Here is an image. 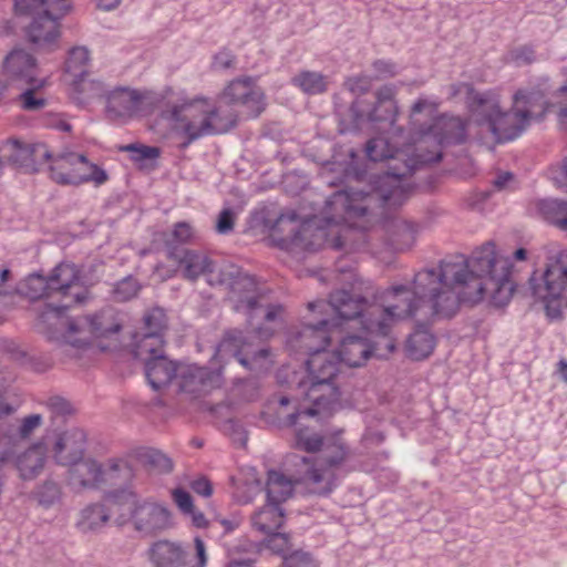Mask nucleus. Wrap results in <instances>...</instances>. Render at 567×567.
<instances>
[{
    "mask_svg": "<svg viewBox=\"0 0 567 567\" xmlns=\"http://www.w3.org/2000/svg\"><path fill=\"white\" fill-rule=\"evenodd\" d=\"M293 492V481L279 471L268 472L266 493L267 501L281 506Z\"/></svg>",
    "mask_w": 567,
    "mask_h": 567,
    "instance_id": "nucleus-40",
    "label": "nucleus"
},
{
    "mask_svg": "<svg viewBox=\"0 0 567 567\" xmlns=\"http://www.w3.org/2000/svg\"><path fill=\"white\" fill-rule=\"evenodd\" d=\"M121 150L130 153L131 159L140 165H143L146 161H155L161 155L158 147L137 143L125 145Z\"/></svg>",
    "mask_w": 567,
    "mask_h": 567,
    "instance_id": "nucleus-50",
    "label": "nucleus"
},
{
    "mask_svg": "<svg viewBox=\"0 0 567 567\" xmlns=\"http://www.w3.org/2000/svg\"><path fill=\"white\" fill-rule=\"evenodd\" d=\"M49 284L52 297L59 296L61 305L48 306V310L41 313L42 321L49 317L55 318L61 326L64 310L83 305L90 299V290L81 281L80 268L71 262H60L50 272Z\"/></svg>",
    "mask_w": 567,
    "mask_h": 567,
    "instance_id": "nucleus-10",
    "label": "nucleus"
},
{
    "mask_svg": "<svg viewBox=\"0 0 567 567\" xmlns=\"http://www.w3.org/2000/svg\"><path fill=\"white\" fill-rule=\"evenodd\" d=\"M284 567H319L318 561L308 551L293 550L284 556Z\"/></svg>",
    "mask_w": 567,
    "mask_h": 567,
    "instance_id": "nucleus-55",
    "label": "nucleus"
},
{
    "mask_svg": "<svg viewBox=\"0 0 567 567\" xmlns=\"http://www.w3.org/2000/svg\"><path fill=\"white\" fill-rule=\"evenodd\" d=\"M512 268V259L497 252L493 241L475 249L464 265L453 264L451 289L456 292L458 306L477 303L487 293L493 303L505 306L514 291Z\"/></svg>",
    "mask_w": 567,
    "mask_h": 567,
    "instance_id": "nucleus-2",
    "label": "nucleus"
},
{
    "mask_svg": "<svg viewBox=\"0 0 567 567\" xmlns=\"http://www.w3.org/2000/svg\"><path fill=\"white\" fill-rule=\"evenodd\" d=\"M18 291L30 300L52 297L49 277L38 272L31 274L22 280L18 287Z\"/></svg>",
    "mask_w": 567,
    "mask_h": 567,
    "instance_id": "nucleus-43",
    "label": "nucleus"
},
{
    "mask_svg": "<svg viewBox=\"0 0 567 567\" xmlns=\"http://www.w3.org/2000/svg\"><path fill=\"white\" fill-rule=\"evenodd\" d=\"M28 89L20 94L21 106L25 111H38L47 105V100L35 96V91L40 87L27 85Z\"/></svg>",
    "mask_w": 567,
    "mask_h": 567,
    "instance_id": "nucleus-57",
    "label": "nucleus"
},
{
    "mask_svg": "<svg viewBox=\"0 0 567 567\" xmlns=\"http://www.w3.org/2000/svg\"><path fill=\"white\" fill-rule=\"evenodd\" d=\"M529 287L534 297L545 301V311L550 320L563 317L559 297L567 287V250L558 254L554 264L537 278L534 274L529 279Z\"/></svg>",
    "mask_w": 567,
    "mask_h": 567,
    "instance_id": "nucleus-11",
    "label": "nucleus"
},
{
    "mask_svg": "<svg viewBox=\"0 0 567 567\" xmlns=\"http://www.w3.org/2000/svg\"><path fill=\"white\" fill-rule=\"evenodd\" d=\"M34 496L41 505L49 507L61 499L62 487L60 483L49 477L37 486Z\"/></svg>",
    "mask_w": 567,
    "mask_h": 567,
    "instance_id": "nucleus-48",
    "label": "nucleus"
},
{
    "mask_svg": "<svg viewBox=\"0 0 567 567\" xmlns=\"http://www.w3.org/2000/svg\"><path fill=\"white\" fill-rule=\"evenodd\" d=\"M144 365L146 379L154 390H161L177 379L179 364L165 354L147 360Z\"/></svg>",
    "mask_w": 567,
    "mask_h": 567,
    "instance_id": "nucleus-32",
    "label": "nucleus"
},
{
    "mask_svg": "<svg viewBox=\"0 0 567 567\" xmlns=\"http://www.w3.org/2000/svg\"><path fill=\"white\" fill-rule=\"evenodd\" d=\"M555 90L547 76L530 82L526 89H519L513 96L514 105L526 113L527 120H543L548 112L555 109L554 101L549 100Z\"/></svg>",
    "mask_w": 567,
    "mask_h": 567,
    "instance_id": "nucleus-17",
    "label": "nucleus"
},
{
    "mask_svg": "<svg viewBox=\"0 0 567 567\" xmlns=\"http://www.w3.org/2000/svg\"><path fill=\"white\" fill-rule=\"evenodd\" d=\"M181 109L187 112L188 116L200 117L199 124L195 121L185 127V142L182 148L188 147L193 142L208 135L225 134L237 125L238 117L235 113H221L220 109L212 104L208 99L200 97L197 103L182 104L168 111V116L176 117Z\"/></svg>",
    "mask_w": 567,
    "mask_h": 567,
    "instance_id": "nucleus-9",
    "label": "nucleus"
},
{
    "mask_svg": "<svg viewBox=\"0 0 567 567\" xmlns=\"http://www.w3.org/2000/svg\"><path fill=\"white\" fill-rule=\"evenodd\" d=\"M309 408H300L298 402L287 395H274L267 404V413L275 414V422L279 426H293L300 415L310 416L307 413Z\"/></svg>",
    "mask_w": 567,
    "mask_h": 567,
    "instance_id": "nucleus-33",
    "label": "nucleus"
},
{
    "mask_svg": "<svg viewBox=\"0 0 567 567\" xmlns=\"http://www.w3.org/2000/svg\"><path fill=\"white\" fill-rule=\"evenodd\" d=\"M284 509L280 505L266 502V504L251 516L252 527L264 535H270L284 524Z\"/></svg>",
    "mask_w": 567,
    "mask_h": 567,
    "instance_id": "nucleus-38",
    "label": "nucleus"
},
{
    "mask_svg": "<svg viewBox=\"0 0 567 567\" xmlns=\"http://www.w3.org/2000/svg\"><path fill=\"white\" fill-rule=\"evenodd\" d=\"M372 349L365 338L348 336L342 339L336 354L349 367H360L370 357Z\"/></svg>",
    "mask_w": 567,
    "mask_h": 567,
    "instance_id": "nucleus-35",
    "label": "nucleus"
},
{
    "mask_svg": "<svg viewBox=\"0 0 567 567\" xmlns=\"http://www.w3.org/2000/svg\"><path fill=\"white\" fill-rule=\"evenodd\" d=\"M395 228V236L398 239H393V244L410 246L414 241L416 227L414 224L406 220H396L393 224Z\"/></svg>",
    "mask_w": 567,
    "mask_h": 567,
    "instance_id": "nucleus-56",
    "label": "nucleus"
},
{
    "mask_svg": "<svg viewBox=\"0 0 567 567\" xmlns=\"http://www.w3.org/2000/svg\"><path fill=\"white\" fill-rule=\"evenodd\" d=\"M549 174L557 187L567 190V156L559 165L550 167Z\"/></svg>",
    "mask_w": 567,
    "mask_h": 567,
    "instance_id": "nucleus-62",
    "label": "nucleus"
},
{
    "mask_svg": "<svg viewBox=\"0 0 567 567\" xmlns=\"http://www.w3.org/2000/svg\"><path fill=\"white\" fill-rule=\"evenodd\" d=\"M147 554L154 567H192L187 553L178 543L157 540L152 544Z\"/></svg>",
    "mask_w": 567,
    "mask_h": 567,
    "instance_id": "nucleus-29",
    "label": "nucleus"
},
{
    "mask_svg": "<svg viewBox=\"0 0 567 567\" xmlns=\"http://www.w3.org/2000/svg\"><path fill=\"white\" fill-rule=\"evenodd\" d=\"M144 461L153 470L161 473H168L173 470L172 460L157 450H150L144 454Z\"/></svg>",
    "mask_w": 567,
    "mask_h": 567,
    "instance_id": "nucleus-54",
    "label": "nucleus"
},
{
    "mask_svg": "<svg viewBox=\"0 0 567 567\" xmlns=\"http://www.w3.org/2000/svg\"><path fill=\"white\" fill-rule=\"evenodd\" d=\"M113 495L114 493L106 496V504H91L82 509L81 517L78 522V527L82 532H93L100 529L109 522L111 513L114 512L115 508L122 507V505H112L109 502V498Z\"/></svg>",
    "mask_w": 567,
    "mask_h": 567,
    "instance_id": "nucleus-36",
    "label": "nucleus"
},
{
    "mask_svg": "<svg viewBox=\"0 0 567 567\" xmlns=\"http://www.w3.org/2000/svg\"><path fill=\"white\" fill-rule=\"evenodd\" d=\"M51 177L62 185H81L87 182L101 185L107 181L104 169L89 163L83 154L75 153H69L56 159L51 166Z\"/></svg>",
    "mask_w": 567,
    "mask_h": 567,
    "instance_id": "nucleus-16",
    "label": "nucleus"
},
{
    "mask_svg": "<svg viewBox=\"0 0 567 567\" xmlns=\"http://www.w3.org/2000/svg\"><path fill=\"white\" fill-rule=\"evenodd\" d=\"M466 102L480 124L487 125L498 143L518 137L529 124L526 113L518 106L515 111H503L499 96L494 91L478 92L467 84Z\"/></svg>",
    "mask_w": 567,
    "mask_h": 567,
    "instance_id": "nucleus-8",
    "label": "nucleus"
},
{
    "mask_svg": "<svg viewBox=\"0 0 567 567\" xmlns=\"http://www.w3.org/2000/svg\"><path fill=\"white\" fill-rule=\"evenodd\" d=\"M453 262L442 260L436 268H425L415 274L412 290L408 286H393L386 296L395 302L385 307L369 305L375 320H365L367 331L385 336L388 321L406 318L429 320L434 317L451 318L458 310V298L451 289Z\"/></svg>",
    "mask_w": 567,
    "mask_h": 567,
    "instance_id": "nucleus-1",
    "label": "nucleus"
},
{
    "mask_svg": "<svg viewBox=\"0 0 567 567\" xmlns=\"http://www.w3.org/2000/svg\"><path fill=\"white\" fill-rule=\"evenodd\" d=\"M235 214L230 208L223 209L217 218L216 231L220 235H228L234 230Z\"/></svg>",
    "mask_w": 567,
    "mask_h": 567,
    "instance_id": "nucleus-59",
    "label": "nucleus"
},
{
    "mask_svg": "<svg viewBox=\"0 0 567 567\" xmlns=\"http://www.w3.org/2000/svg\"><path fill=\"white\" fill-rule=\"evenodd\" d=\"M430 138L441 147L462 144L466 140V123L458 116L443 115L434 122L421 142L426 143Z\"/></svg>",
    "mask_w": 567,
    "mask_h": 567,
    "instance_id": "nucleus-25",
    "label": "nucleus"
},
{
    "mask_svg": "<svg viewBox=\"0 0 567 567\" xmlns=\"http://www.w3.org/2000/svg\"><path fill=\"white\" fill-rule=\"evenodd\" d=\"M89 62L90 52L86 48H73L69 52V58L65 62V71L75 79V83L81 87V92H86L90 87L87 97L102 96L104 94L103 84L101 82H87L84 79L87 73Z\"/></svg>",
    "mask_w": 567,
    "mask_h": 567,
    "instance_id": "nucleus-26",
    "label": "nucleus"
},
{
    "mask_svg": "<svg viewBox=\"0 0 567 567\" xmlns=\"http://www.w3.org/2000/svg\"><path fill=\"white\" fill-rule=\"evenodd\" d=\"M85 449V432L81 429L74 427L58 436L52 447V455L56 464L65 466L83 458Z\"/></svg>",
    "mask_w": 567,
    "mask_h": 567,
    "instance_id": "nucleus-24",
    "label": "nucleus"
},
{
    "mask_svg": "<svg viewBox=\"0 0 567 567\" xmlns=\"http://www.w3.org/2000/svg\"><path fill=\"white\" fill-rule=\"evenodd\" d=\"M375 105L368 112L369 122L381 124L380 128L392 133H401V127H395L399 107L395 101L396 87L386 84L379 87L375 93Z\"/></svg>",
    "mask_w": 567,
    "mask_h": 567,
    "instance_id": "nucleus-23",
    "label": "nucleus"
},
{
    "mask_svg": "<svg viewBox=\"0 0 567 567\" xmlns=\"http://www.w3.org/2000/svg\"><path fill=\"white\" fill-rule=\"evenodd\" d=\"M71 10L70 0H16L18 19L29 18L28 40L40 49L53 50L60 37V20Z\"/></svg>",
    "mask_w": 567,
    "mask_h": 567,
    "instance_id": "nucleus-7",
    "label": "nucleus"
},
{
    "mask_svg": "<svg viewBox=\"0 0 567 567\" xmlns=\"http://www.w3.org/2000/svg\"><path fill=\"white\" fill-rule=\"evenodd\" d=\"M365 153L371 161L379 162L394 158L400 153V150L392 145L386 137L377 136L368 141Z\"/></svg>",
    "mask_w": 567,
    "mask_h": 567,
    "instance_id": "nucleus-47",
    "label": "nucleus"
},
{
    "mask_svg": "<svg viewBox=\"0 0 567 567\" xmlns=\"http://www.w3.org/2000/svg\"><path fill=\"white\" fill-rule=\"evenodd\" d=\"M69 467L66 483L74 491L95 487L102 482V465L93 458H81L66 465Z\"/></svg>",
    "mask_w": 567,
    "mask_h": 567,
    "instance_id": "nucleus-28",
    "label": "nucleus"
},
{
    "mask_svg": "<svg viewBox=\"0 0 567 567\" xmlns=\"http://www.w3.org/2000/svg\"><path fill=\"white\" fill-rule=\"evenodd\" d=\"M281 309V306L278 305H269L266 309H264V307L259 303V299H257V309L252 311H246V313L249 321L257 316L261 317L266 321H274Z\"/></svg>",
    "mask_w": 567,
    "mask_h": 567,
    "instance_id": "nucleus-60",
    "label": "nucleus"
},
{
    "mask_svg": "<svg viewBox=\"0 0 567 567\" xmlns=\"http://www.w3.org/2000/svg\"><path fill=\"white\" fill-rule=\"evenodd\" d=\"M535 209L543 220L567 233V200L555 198L538 199L535 203Z\"/></svg>",
    "mask_w": 567,
    "mask_h": 567,
    "instance_id": "nucleus-37",
    "label": "nucleus"
},
{
    "mask_svg": "<svg viewBox=\"0 0 567 567\" xmlns=\"http://www.w3.org/2000/svg\"><path fill=\"white\" fill-rule=\"evenodd\" d=\"M65 326L61 342L74 348H85L94 338L118 333L122 328L111 309H103L93 316L72 318Z\"/></svg>",
    "mask_w": 567,
    "mask_h": 567,
    "instance_id": "nucleus-14",
    "label": "nucleus"
},
{
    "mask_svg": "<svg viewBox=\"0 0 567 567\" xmlns=\"http://www.w3.org/2000/svg\"><path fill=\"white\" fill-rule=\"evenodd\" d=\"M200 100V97L188 100L184 95H178L176 97H169L166 100L164 107L161 111V117L168 121L174 125L176 130H179L185 135V127L188 123L195 121L196 124H199L200 117H193L188 116L187 112L184 111V109H181V112H178V115L176 117L168 116V111L173 110L176 106H179L182 104H194L197 103Z\"/></svg>",
    "mask_w": 567,
    "mask_h": 567,
    "instance_id": "nucleus-41",
    "label": "nucleus"
},
{
    "mask_svg": "<svg viewBox=\"0 0 567 567\" xmlns=\"http://www.w3.org/2000/svg\"><path fill=\"white\" fill-rule=\"evenodd\" d=\"M209 285L225 286L228 289V299L236 311L257 309V299H260L258 282L255 276L240 267L233 264L218 267L217 276H210Z\"/></svg>",
    "mask_w": 567,
    "mask_h": 567,
    "instance_id": "nucleus-12",
    "label": "nucleus"
},
{
    "mask_svg": "<svg viewBox=\"0 0 567 567\" xmlns=\"http://www.w3.org/2000/svg\"><path fill=\"white\" fill-rule=\"evenodd\" d=\"M38 72L35 58L24 49L16 48L3 59V74L11 83L19 86L43 87L45 80L40 79Z\"/></svg>",
    "mask_w": 567,
    "mask_h": 567,
    "instance_id": "nucleus-20",
    "label": "nucleus"
},
{
    "mask_svg": "<svg viewBox=\"0 0 567 567\" xmlns=\"http://www.w3.org/2000/svg\"><path fill=\"white\" fill-rule=\"evenodd\" d=\"M295 446L308 453L320 452L299 458L302 465L300 481L319 495L330 494L338 485L340 468L351 457L349 445L339 439L326 443L319 433L300 429L295 434Z\"/></svg>",
    "mask_w": 567,
    "mask_h": 567,
    "instance_id": "nucleus-4",
    "label": "nucleus"
},
{
    "mask_svg": "<svg viewBox=\"0 0 567 567\" xmlns=\"http://www.w3.org/2000/svg\"><path fill=\"white\" fill-rule=\"evenodd\" d=\"M410 174V167L404 164L402 171H388L373 176L372 193L338 190L326 202L328 212L333 215L329 220L350 223L354 218L364 217L369 206L367 202L378 200L384 208L401 206L408 198V189L403 186L402 178Z\"/></svg>",
    "mask_w": 567,
    "mask_h": 567,
    "instance_id": "nucleus-5",
    "label": "nucleus"
},
{
    "mask_svg": "<svg viewBox=\"0 0 567 567\" xmlns=\"http://www.w3.org/2000/svg\"><path fill=\"white\" fill-rule=\"evenodd\" d=\"M268 536V547L282 557L287 555L286 551L290 548L289 536L284 533H277V530Z\"/></svg>",
    "mask_w": 567,
    "mask_h": 567,
    "instance_id": "nucleus-58",
    "label": "nucleus"
},
{
    "mask_svg": "<svg viewBox=\"0 0 567 567\" xmlns=\"http://www.w3.org/2000/svg\"><path fill=\"white\" fill-rule=\"evenodd\" d=\"M16 408L12 404L0 400V467L9 464L18 452L13 439V427L9 423V416H12Z\"/></svg>",
    "mask_w": 567,
    "mask_h": 567,
    "instance_id": "nucleus-34",
    "label": "nucleus"
},
{
    "mask_svg": "<svg viewBox=\"0 0 567 567\" xmlns=\"http://www.w3.org/2000/svg\"><path fill=\"white\" fill-rule=\"evenodd\" d=\"M146 92L130 87H116L106 95V114L111 120H128L142 111Z\"/></svg>",
    "mask_w": 567,
    "mask_h": 567,
    "instance_id": "nucleus-22",
    "label": "nucleus"
},
{
    "mask_svg": "<svg viewBox=\"0 0 567 567\" xmlns=\"http://www.w3.org/2000/svg\"><path fill=\"white\" fill-rule=\"evenodd\" d=\"M269 354L268 348L256 346L252 337L239 330L226 332L215 351V355L221 361L236 359L250 371L267 369Z\"/></svg>",
    "mask_w": 567,
    "mask_h": 567,
    "instance_id": "nucleus-15",
    "label": "nucleus"
},
{
    "mask_svg": "<svg viewBox=\"0 0 567 567\" xmlns=\"http://www.w3.org/2000/svg\"><path fill=\"white\" fill-rule=\"evenodd\" d=\"M558 125L561 130L567 131V84L560 85L553 93Z\"/></svg>",
    "mask_w": 567,
    "mask_h": 567,
    "instance_id": "nucleus-52",
    "label": "nucleus"
},
{
    "mask_svg": "<svg viewBox=\"0 0 567 567\" xmlns=\"http://www.w3.org/2000/svg\"><path fill=\"white\" fill-rule=\"evenodd\" d=\"M112 505H122L128 512L137 530L153 534L171 526L169 511L153 502H140L137 495L127 489L114 492L109 498Z\"/></svg>",
    "mask_w": 567,
    "mask_h": 567,
    "instance_id": "nucleus-13",
    "label": "nucleus"
},
{
    "mask_svg": "<svg viewBox=\"0 0 567 567\" xmlns=\"http://www.w3.org/2000/svg\"><path fill=\"white\" fill-rule=\"evenodd\" d=\"M374 71L380 78H392L398 74V68L395 63L388 60H375L372 63Z\"/></svg>",
    "mask_w": 567,
    "mask_h": 567,
    "instance_id": "nucleus-64",
    "label": "nucleus"
},
{
    "mask_svg": "<svg viewBox=\"0 0 567 567\" xmlns=\"http://www.w3.org/2000/svg\"><path fill=\"white\" fill-rule=\"evenodd\" d=\"M9 423L13 427V439L19 451L21 443L28 440L31 434L42 424V416L40 414H30L23 417L20 422L9 416Z\"/></svg>",
    "mask_w": 567,
    "mask_h": 567,
    "instance_id": "nucleus-46",
    "label": "nucleus"
},
{
    "mask_svg": "<svg viewBox=\"0 0 567 567\" xmlns=\"http://www.w3.org/2000/svg\"><path fill=\"white\" fill-rule=\"evenodd\" d=\"M172 496L177 507L184 513H193L194 504L192 495L184 488H175Z\"/></svg>",
    "mask_w": 567,
    "mask_h": 567,
    "instance_id": "nucleus-61",
    "label": "nucleus"
},
{
    "mask_svg": "<svg viewBox=\"0 0 567 567\" xmlns=\"http://www.w3.org/2000/svg\"><path fill=\"white\" fill-rule=\"evenodd\" d=\"M143 332L156 333L163 336L167 329V317L164 309L159 307L152 308L143 317Z\"/></svg>",
    "mask_w": 567,
    "mask_h": 567,
    "instance_id": "nucleus-49",
    "label": "nucleus"
},
{
    "mask_svg": "<svg viewBox=\"0 0 567 567\" xmlns=\"http://www.w3.org/2000/svg\"><path fill=\"white\" fill-rule=\"evenodd\" d=\"M176 382L181 392L198 396L220 385V373L197 364H179Z\"/></svg>",
    "mask_w": 567,
    "mask_h": 567,
    "instance_id": "nucleus-21",
    "label": "nucleus"
},
{
    "mask_svg": "<svg viewBox=\"0 0 567 567\" xmlns=\"http://www.w3.org/2000/svg\"><path fill=\"white\" fill-rule=\"evenodd\" d=\"M30 156V147L17 140H9L0 145V164L25 166Z\"/></svg>",
    "mask_w": 567,
    "mask_h": 567,
    "instance_id": "nucleus-45",
    "label": "nucleus"
},
{
    "mask_svg": "<svg viewBox=\"0 0 567 567\" xmlns=\"http://www.w3.org/2000/svg\"><path fill=\"white\" fill-rule=\"evenodd\" d=\"M228 104L245 109L250 117H257L265 110V93L250 76L233 80L223 91Z\"/></svg>",
    "mask_w": 567,
    "mask_h": 567,
    "instance_id": "nucleus-19",
    "label": "nucleus"
},
{
    "mask_svg": "<svg viewBox=\"0 0 567 567\" xmlns=\"http://www.w3.org/2000/svg\"><path fill=\"white\" fill-rule=\"evenodd\" d=\"M260 492V484L258 481L235 483L234 498L239 504H248L252 502L256 495Z\"/></svg>",
    "mask_w": 567,
    "mask_h": 567,
    "instance_id": "nucleus-53",
    "label": "nucleus"
},
{
    "mask_svg": "<svg viewBox=\"0 0 567 567\" xmlns=\"http://www.w3.org/2000/svg\"><path fill=\"white\" fill-rule=\"evenodd\" d=\"M308 309L312 318L288 339V344L293 351L308 355L326 350L341 320L360 318L364 330V321L373 320L368 299L357 293L354 286L351 290L340 289L332 292L328 301L309 302Z\"/></svg>",
    "mask_w": 567,
    "mask_h": 567,
    "instance_id": "nucleus-3",
    "label": "nucleus"
},
{
    "mask_svg": "<svg viewBox=\"0 0 567 567\" xmlns=\"http://www.w3.org/2000/svg\"><path fill=\"white\" fill-rule=\"evenodd\" d=\"M45 462L47 449L43 444L38 443L31 445L20 454L17 452L9 464H13L19 472V476L27 481L39 476L44 468Z\"/></svg>",
    "mask_w": 567,
    "mask_h": 567,
    "instance_id": "nucleus-31",
    "label": "nucleus"
},
{
    "mask_svg": "<svg viewBox=\"0 0 567 567\" xmlns=\"http://www.w3.org/2000/svg\"><path fill=\"white\" fill-rule=\"evenodd\" d=\"M435 338L427 330H416L410 334L406 342V351L414 360L427 358L434 350Z\"/></svg>",
    "mask_w": 567,
    "mask_h": 567,
    "instance_id": "nucleus-42",
    "label": "nucleus"
},
{
    "mask_svg": "<svg viewBox=\"0 0 567 567\" xmlns=\"http://www.w3.org/2000/svg\"><path fill=\"white\" fill-rule=\"evenodd\" d=\"M298 214L287 212L280 214L271 227V237L275 244L289 252L315 251L313 243L307 239L310 231L309 227L299 226L297 223Z\"/></svg>",
    "mask_w": 567,
    "mask_h": 567,
    "instance_id": "nucleus-18",
    "label": "nucleus"
},
{
    "mask_svg": "<svg viewBox=\"0 0 567 567\" xmlns=\"http://www.w3.org/2000/svg\"><path fill=\"white\" fill-rule=\"evenodd\" d=\"M235 62V55L228 49H221L213 58V66L215 69H229Z\"/></svg>",
    "mask_w": 567,
    "mask_h": 567,
    "instance_id": "nucleus-63",
    "label": "nucleus"
},
{
    "mask_svg": "<svg viewBox=\"0 0 567 567\" xmlns=\"http://www.w3.org/2000/svg\"><path fill=\"white\" fill-rule=\"evenodd\" d=\"M141 290L137 279L132 276L118 281L113 289V298L118 302H125L135 298Z\"/></svg>",
    "mask_w": 567,
    "mask_h": 567,
    "instance_id": "nucleus-51",
    "label": "nucleus"
},
{
    "mask_svg": "<svg viewBox=\"0 0 567 567\" xmlns=\"http://www.w3.org/2000/svg\"><path fill=\"white\" fill-rule=\"evenodd\" d=\"M291 83L309 95L324 93L328 90V78L315 71H301L291 79Z\"/></svg>",
    "mask_w": 567,
    "mask_h": 567,
    "instance_id": "nucleus-44",
    "label": "nucleus"
},
{
    "mask_svg": "<svg viewBox=\"0 0 567 567\" xmlns=\"http://www.w3.org/2000/svg\"><path fill=\"white\" fill-rule=\"evenodd\" d=\"M339 364L336 352L327 350L311 353L306 361L308 375L300 385L307 388L305 396L312 403V408L307 410L309 415H327L339 403L341 392L336 383Z\"/></svg>",
    "mask_w": 567,
    "mask_h": 567,
    "instance_id": "nucleus-6",
    "label": "nucleus"
},
{
    "mask_svg": "<svg viewBox=\"0 0 567 567\" xmlns=\"http://www.w3.org/2000/svg\"><path fill=\"white\" fill-rule=\"evenodd\" d=\"M133 354L136 359L146 363L157 355L164 354V337L156 333L137 332L135 334Z\"/></svg>",
    "mask_w": 567,
    "mask_h": 567,
    "instance_id": "nucleus-39",
    "label": "nucleus"
},
{
    "mask_svg": "<svg viewBox=\"0 0 567 567\" xmlns=\"http://www.w3.org/2000/svg\"><path fill=\"white\" fill-rule=\"evenodd\" d=\"M161 239L165 247L167 259H176L183 250H186L182 246L195 244L198 239V234L190 223L177 221L169 230L161 234Z\"/></svg>",
    "mask_w": 567,
    "mask_h": 567,
    "instance_id": "nucleus-30",
    "label": "nucleus"
},
{
    "mask_svg": "<svg viewBox=\"0 0 567 567\" xmlns=\"http://www.w3.org/2000/svg\"><path fill=\"white\" fill-rule=\"evenodd\" d=\"M182 270V277L188 281H196L200 276L207 277L209 284L210 276H217L218 268L206 254L186 249L183 250L178 258L172 259Z\"/></svg>",
    "mask_w": 567,
    "mask_h": 567,
    "instance_id": "nucleus-27",
    "label": "nucleus"
}]
</instances>
